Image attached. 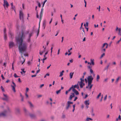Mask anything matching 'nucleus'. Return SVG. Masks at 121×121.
Wrapping results in <instances>:
<instances>
[{
	"label": "nucleus",
	"mask_w": 121,
	"mask_h": 121,
	"mask_svg": "<svg viewBox=\"0 0 121 121\" xmlns=\"http://www.w3.org/2000/svg\"><path fill=\"white\" fill-rule=\"evenodd\" d=\"M106 44H107V43H105L103 44L102 47V49L106 45Z\"/></svg>",
	"instance_id": "nucleus-39"
},
{
	"label": "nucleus",
	"mask_w": 121,
	"mask_h": 121,
	"mask_svg": "<svg viewBox=\"0 0 121 121\" xmlns=\"http://www.w3.org/2000/svg\"><path fill=\"white\" fill-rule=\"evenodd\" d=\"M63 75V73H62L60 72V75L59 76V77H61Z\"/></svg>",
	"instance_id": "nucleus-48"
},
{
	"label": "nucleus",
	"mask_w": 121,
	"mask_h": 121,
	"mask_svg": "<svg viewBox=\"0 0 121 121\" xmlns=\"http://www.w3.org/2000/svg\"><path fill=\"white\" fill-rule=\"evenodd\" d=\"M18 80L19 82H21L22 81H21L20 78H18Z\"/></svg>",
	"instance_id": "nucleus-63"
},
{
	"label": "nucleus",
	"mask_w": 121,
	"mask_h": 121,
	"mask_svg": "<svg viewBox=\"0 0 121 121\" xmlns=\"http://www.w3.org/2000/svg\"><path fill=\"white\" fill-rule=\"evenodd\" d=\"M4 34H6V29L5 28H4Z\"/></svg>",
	"instance_id": "nucleus-41"
},
{
	"label": "nucleus",
	"mask_w": 121,
	"mask_h": 121,
	"mask_svg": "<svg viewBox=\"0 0 121 121\" xmlns=\"http://www.w3.org/2000/svg\"><path fill=\"white\" fill-rule=\"evenodd\" d=\"M88 81H92L93 79V78L92 77V76L91 75L88 76L87 78Z\"/></svg>",
	"instance_id": "nucleus-9"
},
{
	"label": "nucleus",
	"mask_w": 121,
	"mask_h": 121,
	"mask_svg": "<svg viewBox=\"0 0 121 121\" xmlns=\"http://www.w3.org/2000/svg\"><path fill=\"white\" fill-rule=\"evenodd\" d=\"M100 78V77L99 75H97V76L96 81H98Z\"/></svg>",
	"instance_id": "nucleus-26"
},
{
	"label": "nucleus",
	"mask_w": 121,
	"mask_h": 121,
	"mask_svg": "<svg viewBox=\"0 0 121 121\" xmlns=\"http://www.w3.org/2000/svg\"><path fill=\"white\" fill-rule=\"evenodd\" d=\"M0 88L1 89V90L3 92H4L5 91L4 90V88H3V87L2 86H1L0 87Z\"/></svg>",
	"instance_id": "nucleus-34"
},
{
	"label": "nucleus",
	"mask_w": 121,
	"mask_h": 121,
	"mask_svg": "<svg viewBox=\"0 0 121 121\" xmlns=\"http://www.w3.org/2000/svg\"><path fill=\"white\" fill-rule=\"evenodd\" d=\"M73 91L75 94L76 95H78L79 94V92L76 89H72Z\"/></svg>",
	"instance_id": "nucleus-11"
},
{
	"label": "nucleus",
	"mask_w": 121,
	"mask_h": 121,
	"mask_svg": "<svg viewBox=\"0 0 121 121\" xmlns=\"http://www.w3.org/2000/svg\"><path fill=\"white\" fill-rule=\"evenodd\" d=\"M78 99V97H75V99L74 100V101H75L77 99Z\"/></svg>",
	"instance_id": "nucleus-59"
},
{
	"label": "nucleus",
	"mask_w": 121,
	"mask_h": 121,
	"mask_svg": "<svg viewBox=\"0 0 121 121\" xmlns=\"http://www.w3.org/2000/svg\"><path fill=\"white\" fill-rule=\"evenodd\" d=\"M120 78V77H118V78L117 79L116 81L115 82V83L116 84H117L119 80V79Z\"/></svg>",
	"instance_id": "nucleus-20"
},
{
	"label": "nucleus",
	"mask_w": 121,
	"mask_h": 121,
	"mask_svg": "<svg viewBox=\"0 0 121 121\" xmlns=\"http://www.w3.org/2000/svg\"><path fill=\"white\" fill-rule=\"evenodd\" d=\"M4 40L6 41L7 40V35L6 34H4Z\"/></svg>",
	"instance_id": "nucleus-31"
},
{
	"label": "nucleus",
	"mask_w": 121,
	"mask_h": 121,
	"mask_svg": "<svg viewBox=\"0 0 121 121\" xmlns=\"http://www.w3.org/2000/svg\"><path fill=\"white\" fill-rule=\"evenodd\" d=\"M40 71V70L39 69L37 71H36V74L38 73Z\"/></svg>",
	"instance_id": "nucleus-61"
},
{
	"label": "nucleus",
	"mask_w": 121,
	"mask_h": 121,
	"mask_svg": "<svg viewBox=\"0 0 121 121\" xmlns=\"http://www.w3.org/2000/svg\"><path fill=\"white\" fill-rule=\"evenodd\" d=\"M93 84H91V85H90V86L89 87V89H91L93 86Z\"/></svg>",
	"instance_id": "nucleus-46"
},
{
	"label": "nucleus",
	"mask_w": 121,
	"mask_h": 121,
	"mask_svg": "<svg viewBox=\"0 0 121 121\" xmlns=\"http://www.w3.org/2000/svg\"><path fill=\"white\" fill-rule=\"evenodd\" d=\"M105 55V53H103L101 55L100 57V58H102L103 57V56H104Z\"/></svg>",
	"instance_id": "nucleus-43"
},
{
	"label": "nucleus",
	"mask_w": 121,
	"mask_h": 121,
	"mask_svg": "<svg viewBox=\"0 0 121 121\" xmlns=\"http://www.w3.org/2000/svg\"><path fill=\"white\" fill-rule=\"evenodd\" d=\"M84 33L83 32H82L81 33V38H83L84 36Z\"/></svg>",
	"instance_id": "nucleus-27"
},
{
	"label": "nucleus",
	"mask_w": 121,
	"mask_h": 121,
	"mask_svg": "<svg viewBox=\"0 0 121 121\" xmlns=\"http://www.w3.org/2000/svg\"><path fill=\"white\" fill-rule=\"evenodd\" d=\"M1 77H2V79L3 80H4V79L5 78L3 76V75L2 74L1 75Z\"/></svg>",
	"instance_id": "nucleus-55"
},
{
	"label": "nucleus",
	"mask_w": 121,
	"mask_h": 121,
	"mask_svg": "<svg viewBox=\"0 0 121 121\" xmlns=\"http://www.w3.org/2000/svg\"><path fill=\"white\" fill-rule=\"evenodd\" d=\"M59 30H58L56 31L57 33H56V35H55V36H56L57 35H58V34L59 33Z\"/></svg>",
	"instance_id": "nucleus-50"
},
{
	"label": "nucleus",
	"mask_w": 121,
	"mask_h": 121,
	"mask_svg": "<svg viewBox=\"0 0 121 121\" xmlns=\"http://www.w3.org/2000/svg\"><path fill=\"white\" fill-rule=\"evenodd\" d=\"M71 94H72V95H70L69 97V99L70 100H71L72 98L73 97H74L75 96L74 94V93H72Z\"/></svg>",
	"instance_id": "nucleus-12"
},
{
	"label": "nucleus",
	"mask_w": 121,
	"mask_h": 121,
	"mask_svg": "<svg viewBox=\"0 0 121 121\" xmlns=\"http://www.w3.org/2000/svg\"><path fill=\"white\" fill-rule=\"evenodd\" d=\"M9 34L10 35V37H11L12 39V36L13 34L11 32H9Z\"/></svg>",
	"instance_id": "nucleus-29"
},
{
	"label": "nucleus",
	"mask_w": 121,
	"mask_h": 121,
	"mask_svg": "<svg viewBox=\"0 0 121 121\" xmlns=\"http://www.w3.org/2000/svg\"><path fill=\"white\" fill-rule=\"evenodd\" d=\"M110 63L108 65H107V66L105 67L104 68V70H107L108 69V67L109 66V65H110Z\"/></svg>",
	"instance_id": "nucleus-18"
},
{
	"label": "nucleus",
	"mask_w": 121,
	"mask_h": 121,
	"mask_svg": "<svg viewBox=\"0 0 121 121\" xmlns=\"http://www.w3.org/2000/svg\"><path fill=\"white\" fill-rule=\"evenodd\" d=\"M12 83L13 84V86H14V87H16V85L15 83H14L13 82H12Z\"/></svg>",
	"instance_id": "nucleus-42"
},
{
	"label": "nucleus",
	"mask_w": 121,
	"mask_h": 121,
	"mask_svg": "<svg viewBox=\"0 0 121 121\" xmlns=\"http://www.w3.org/2000/svg\"><path fill=\"white\" fill-rule=\"evenodd\" d=\"M85 85V83L83 82H82V83L80 84V85L81 88H82L83 87V86H84Z\"/></svg>",
	"instance_id": "nucleus-19"
},
{
	"label": "nucleus",
	"mask_w": 121,
	"mask_h": 121,
	"mask_svg": "<svg viewBox=\"0 0 121 121\" xmlns=\"http://www.w3.org/2000/svg\"><path fill=\"white\" fill-rule=\"evenodd\" d=\"M28 103L30 104V107L31 108H33V106L31 103L29 101L28 102Z\"/></svg>",
	"instance_id": "nucleus-17"
},
{
	"label": "nucleus",
	"mask_w": 121,
	"mask_h": 121,
	"mask_svg": "<svg viewBox=\"0 0 121 121\" xmlns=\"http://www.w3.org/2000/svg\"><path fill=\"white\" fill-rule=\"evenodd\" d=\"M33 31H32L31 32H30L29 34L28 38L27 39V41L28 42H29L30 41V38L32 35H33Z\"/></svg>",
	"instance_id": "nucleus-2"
},
{
	"label": "nucleus",
	"mask_w": 121,
	"mask_h": 121,
	"mask_svg": "<svg viewBox=\"0 0 121 121\" xmlns=\"http://www.w3.org/2000/svg\"><path fill=\"white\" fill-rule=\"evenodd\" d=\"M38 4V6L40 8L41 7V4H40V3H39Z\"/></svg>",
	"instance_id": "nucleus-60"
},
{
	"label": "nucleus",
	"mask_w": 121,
	"mask_h": 121,
	"mask_svg": "<svg viewBox=\"0 0 121 121\" xmlns=\"http://www.w3.org/2000/svg\"><path fill=\"white\" fill-rule=\"evenodd\" d=\"M91 114L92 116H95V114L93 112V108H92L91 110Z\"/></svg>",
	"instance_id": "nucleus-23"
},
{
	"label": "nucleus",
	"mask_w": 121,
	"mask_h": 121,
	"mask_svg": "<svg viewBox=\"0 0 121 121\" xmlns=\"http://www.w3.org/2000/svg\"><path fill=\"white\" fill-rule=\"evenodd\" d=\"M74 73H71L70 74V78H72Z\"/></svg>",
	"instance_id": "nucleus-21"
},
{
	"label": "nucleus",
	"mask_w": 121,
	"mask_h": 121,
	"mask_svg": "<svg viewBox=\"0 0 121 121\" xmlns=\"http://www.w3.org/2000/svg\"><path fill=\"white\" fill-rule=\"evenodd\" d=\"M118 118V119H119L120 120H121V116L120 115H119V116Z\"/></svg>",
	"instance_id": "nucleus-58"
},
{
	"label": "nucleus",
	"mask_w": 121,
	"mask_h": 121,
	"mask_svg": "<svg viewBox=\"0 0 121 121\" xmlns=\"http://www.w3.org/2000/svg\"><path fill=\"white\" fill-rule=\"evenodd\" d=\"M44 86V84H43L41 85L40 86V88H42L43 86Z\"/></svg>",
	"instance_id": "nucleus-64"
},
{
	"label": "nucleus",
	"mask_w": 121,
	"mask_h": 121,
	"mask_svg": "<svg viewBox=\"0 0 121 121\" xmlns=\"http://www.w3.org/2000/svg\"><path fill=\"white\" fill-rule=\"evenodd\" d=\"M105 48H104V49H102V51H103L104 52H105Z\"/></svg>",
	"instance_id": "nucleus-56"
},
{
	"label": "nucleus",
	"mask_w": 121,
	"mask_h": 121,
	"mask_svg": "<svg viewBox=\"0 0 121 121\" xmlns=\"http://www.w3.org/2000/svg\"><path fill=\"white\" fill-rule=\"evenodd\" d=\"M25 35L24 33L22 32L20 33L17 37H16V40L17 43L19 44L18 49L20 53L22 54L23 52L25 51L27 48V46L26 43H23V39Z\"/></svg>",
	"instance_id": "nucleus-1"
},
{
	"label": "nucleus",
	"mask_w": 121,
	"mask_h": 121,
	"mask_svg": "<svg viewBox=\"0 0 121 121\" xmlns=\"http://www.w3.org/2000/svg\"><path fill=\"white\" fill-rule=\"evenodd\" d=\"M11 86L12 87V90L14 92H16V90L15 89V87H14V86H13V85H12Z\"/></svg>",
	"instance_id": "nucleus-24"
},
{
	"label": "nucleus",
	"mask_w": 121,
	"mask_h": 121,
	"mask_svg": "<svg viewBox=\"0 0 121 121\" xmlns=\"http://www.w3.org/2000/svg\"><path fill=\"white\" fill-rule=\"evenodd\" d=\"M91 65H93L95 64L94 62V59H91Z\"/></svg>",
	"instance_id": "nucleus-14"
},
{
	"label": "nucleus",
	"mask_w": 121,
	"mask_h": 121,
	"mask_svg": "<svg viewBox=\"0 0 121 121\" xmlns=\"http://www.w3.org/2000/svg\"><path fill=\"white\" fill-rule=\"evenodd\" d=\"M118 31V34L119 35H121V28H119V29Z\"/></svg>",
	"instance_id": "nucleus-32"
},
{
	"label": "nucleus",
	"mask_w": 121,
	"mask_h": 121,
	"mask_svg": "<svg viewBox=\"0 0 121 121\" xmlns=\"http://www.w3.org/2000/svg\"><path fill=\"white\" fill-rule=\"evenodd\" d=\"M36 17L37 18H39V15L38 14V12H37L36 13Z\"/></svg>",
	"instance_id": "nucleus-51"
},
{
	"label": "nucleus",
	"mask_w": 121,
	"mask_h": 121,
	"mask_svg": "<svg viewBox=\"0 0 121 121\" xmlns=\"http://www.w3.org/2000/svg\"><path fill=\"white\" fill-rule=\"evenodd\" d=\"M46 22L45 20H44L43 22V27L44 29H45L46 26Z\"/></svg>",
	"instance_id": "nucleus-13"
},
{
	"label": "nucleus",
	"mask_w": 121,
	"mask_h": 121,
	"mask_svg": "<svg viewBox=\"0 0 121 121\" xmlns=\"http://www.w3.org/2000/svg\"><path fill=\"white\" fill-rule=\"evenodd\" d=\"M42 16H43V14H40V18H39L40 21H39V29H38V30L37 32V36H38L39 34V28L40 27V22H41V18H42Z\"/></svg>",
	"instance_id": "nucleus-3"
},
{
	"label": "nucleus",
	"mask_w": 121,
	"mask_h": 121,
	"mask_svg": "<svg viewBox=\"0 0 121 121\" xmlns=\"http://www.w3.org/2000/svg\"><path fill=\"white\" fill-rule=\"evenodd\" d=\"M79 82H78V83L77 84H75L74 86H73V89H74V88H76L78 85V83Z\"/></svg>",
	"instance_id": "nucleus-25"
},
{
	"label": "nucleus",
	"mask_w": 121,
	"mask_h": 121,
	"mask_svg": "<svg viewBox=\"0 0 121 121\" xmlns=\"http://www.w3.org/2000/svg\"><path fill=\"white\" fill-rule=\"evenodd\" d=\"M20 19L21 20L22 19V20H23V14L21 11H20L19 14Z\"/></svg>",
	"instance_id": "nucleus-7"
},
{
	"label": "nucleus",
	"mask_w": 121,
	"mask_h": 121,
	"mask_svg": "<svg viewBox=\"0 0 121 121\" xmlns=\"http://www.w3.org/2000/svg\"><path fill=\"white\" fill-rule=\"evenodd\" d=\"M101 93H99V94L97 96V98L98 99L99 98V97H100L101 96Z\"/></svg>",
	"instance_id": "nucleus-44"
},
{
	"label": "nucleus",
	"mask_w": 121,
	"mask_h": 121,
	"mask_svg": "<svg viewBox=\"0 0 121 121\" xmlns=\"http://www.w3.org/2000/svg\"><path fill=\"white\" fill-rule=\"evenodd\" d=\"M29 115L31 119H35L37 118L36 115L35 114L29 113Z\"/></svg>",
	"instance_id": "nucleus-4"
},
{
	"label": "nucleus",
	"mask_w": 121,
	"mask_h": 121,
	"mask_svg": "<svg viewBox=\"0 0 121 121\" xmlns=\"http://www.w3.org/2000/svg\"><path fill=\"white\" fill-rule=\"evenodd\" d=\"M71 107L70 104L69 103H67V106H66V107L65 108L66 110H67L69 109V107Z\"/></svg>",
	"instance_id": "nucleus-15"
},
{
	"label": "nucleus",
	"mask_w": 121,
	"mask_h": 121,
	"mask_svg": "<svg viewBox=\"0 0 121 121\" xmlns=\"http://www.w3.org/2000/svg\"><path fill=\"white\" fill-rule=\"evenodd\" d=\"M16 112L18 113H19L20 112V110L18 108H17L16 109Z\"/></svg>",
	"instance_id": "nucleus-30"
},
{
	"label": "nucleus",
	"mask_w": 121,
	"mask_h": 121,
	"mask_svg": "<svg viewBox=\"0 0 121 121\" xmlns=\"http://www.w3.org/2000/svg\"><path fill=\"white\" fill-rule=\"evenodd\" d=\"M47 0H45V1L43 2V5H42V7H44V4L45 3L47 2Z\"/></svg>",
	"instance_id": "nucleus-35"
},
{
	"label": "nucleus",
	"mask_w": 121,
	"mask_h": 121,
	"mask_svg": "<svg viewBox=\"0 0 121 121\" xmlns=\"http://www.w3.org/2000/svg\"><path fill=\"white\" fill-rule=\"evenodd\" d=\"M121 41V38L120 39L118 40L117 43V44H118L119 42Z\"/></svg>",
	"instance_id": "nucleus-52"
},
{
	"label": "nucleus",
	"mask_w": 121,
	"mask_h": 121,
	"mask_svg": "<svg viewBox=\"0 0 121 121\" xmlns=\"http://www.w3.org/2000/svg\"><path fill=\"white\" fill-rule=\"evenodd\" d=\"M67 103H69L70 104H73V102H71L70 101H67Z\"/></svg>",
	"instance_id": "nucleus-38"
},
{
	"label": "nucleus",
	"mask_w": 121,
	"mask_h": 121,
	"mask_svg": "<svg viewBox=\"0 0 121 121\" xmlns=\"http://www.w3.org/2000/svg\"><path fill=\"white\" fill-rule=\"evenodd\" d=\"M89 119L90 120H93V119H92L91 118H87L86 119V121H89L88 120H89Z\"/></svg>",
	"instance_id": "nucleus-40"
},
{
	"label": "nucleus",
	"mask_w": 121,
	"mask_h": 121,
	"mask_svg": "<svg viewBox=\"0 0 121 121\" xmlns=\"http://www.w3.org/2000/svg\"><path fill=\"white\" fill-rule=\"evenodd\" d=\"M22 59H23V62H22V64H23V63H24V62L25 61V59H24L23 57V56H22Z\"/></svg>",
	"instance_id": "nucleus-47"
},
{
	"label": "nucleus",
	"mask_w": 121,
	"mask_h": 121,
	"mask_svg": "<svg viewBox=\"0 0 121 121\" xmlns=\"http://www.w3.org/2000/svg\"><path fill=\"white\" fill-rule=\"evenodd\" d=\"M61 91V90L60 89L59 90H58V91H56V93L57 94H59V93H60V91Z\"/></svg>",
	"instance_id": "nucleus-36"
},
{
	"label": "nucleus",
	"mask_w": 121,
	"mask_h": 121,
	"mask_svg": "<svg viewBox=\"0 0 121 121\" xmlns=\"http://www.w3.org/2000/svg\"><path fill=\"white\" fill-rule=\"evenodd\" d=\"M14 45V43L13 42H10L9 43V46L10 48H12Z\"/></svg>",
	"instance_id": "nucleus-10"
},
{
	"label": "nucleus",
	"mask_w": 121,
	"mask_h": 121,
	"mask_svg": "<svg viewBox=\"0 0 121 121\" xmlns=\"http://www.w3.org/2000/svg\"><path fill=\"white\" fill-rule=\"evenodd\" d=\"M7 111H4L3 112L0 113V117L1 116L5 117L6 116Z\"/></svg>",
	"instance_id": "nucleus-8"
},
{
	"label": "nucleus",
	"mask_w": 121,
	"mask_h": 121,
	"mask_svg": "<svg viewBox=\"0 0 121 121\" xmlns=\"http://www.w3.org/2000/svg\"><path fill=\"white\" fill-rule=\"evenodd\" d=\"M27 63L28 64V65H30V64L31 63V62L30 61H29Z\"/></svg>",
	"instance_id": "nucleus-62"
},
{
	"label": "nucleus",
	"mask_w": 121,
	"mask_h": 121,
	"mask_svg": "<svg viewBox=\"0 0 121 121\" xmlns=\"http://www.w3.org/2000/svg\"><path fill=\"white\" fill-rule=\"evenodd\" d=\"M90 72L91 73H92L93 72V71L91 69H90Z\"/></svg>",
	"instance_id": "nucleus-54"
},
{
	"label": "nucleus",
	"mask_w": 121,
	"mask_h": 121,
	"mask_svg": "<svg viewBox=\"0 0 121 121\" xmlns=\"http://www.w3.org/2000/svg\"><path fill=\"white\" fill-rule=\"evenodd\" d=\"M14 77L15 78H17V77H19V76L17 75V74L16 73H15L14 74Z\"/></svg>",
	"instance_id": "nucleus-37"
},
{
	"label": "nucleus",
	"mask_w": 121,
	"mask_h": 121,
	"mask_svg": "<svg viewBox=\"0 0 121 121\" xmlns=\"http://www.w3.org/2000/svg\"><path fill=\"white\" fill-rule=\"evenodd\" d=\"M80 80H81V81L79 82V85H80V84L82 83L83 82H84V80L82 78H81L80 79Z\"/></svg>",
	"instance_id": "nucleus-22"
},
{
	"label": "nucleus",
	"mask_w": 121,
	"mask_h": 121,
	"mask_svg": "<svg viewBox=\"0 0 121 121\" xmlns=\"http://www.w3.org/2000/svg\"><path fill=\"white\" fill-rule=\"evenodd\" d=\"M24 112L26 113V114H27V113L28 112V111H27L26 109L25 108H24Z\"/></svg>",
	"instance_id": "nucleus-28"
},
{
	"label": "nucleus",
	"mask_w": 121,
	"mask_h": 121,
	"mask_svg": "<svg viewBox=\"0 0 121 121\" xmlns=\"http://www.w3.org/2000/svg\"><path fill=\"white\" fill-rule=\"evenodd\" d=\"M88 69H91V68H92V66H88Z\"/></svg>",
	"instance_id": "nucleus-57"
},
{
	"label": "nucleus",
	"mask_w": 121,
	"mask_h": 121,
	"mask_svg": "<svg viewBox=\"0 0 121 121\" xmlns=\"http://www.w3.org/2000/svg\"><path fill=\"white\" fill-rule=\"evenodd\" d=\"M49 74L48 73H47L44 76V78H45L47 76H49Z\"/></svg>",
	"instance_id": "nucleus-49"
},
{
	"label": "nucleus",
	"mask_w": 121,
	"mask_h": 121,
	"mask_svg": "<svg viewBox=\"0 0 121 121\" xmlns=\"http://www.w3.org/2000/svg\"><path fill=\"white\" fill-rule=\"evenodd\" d=\"M108 78H106V79H105L104 80V82H107V81L108 80Z\"/></svg>",
	"instance_id": "nucleus-45"
},
{
	"label": "nucleus",
	"mask_w": 121,
	"mask_h": 121,
	"mask_svg": "<svg viewBox=\"0 0 121 121\" xmlns=\"http://www.w3.org/2000/svg\"><path fill=\"white\" fill-rule=\"evenodd\" d=\"M92 82V81H88V86H89L90 85H91V83Z\"/></svg>",
	"instance_id": "nucleus-33"
},
{
	"label": "nucleus",
	"mask_w": 121,
	"mask_h": 121,
	"mask_svg": "<svg viewBox=\"0 0 121 121\" xmlns=\"http://www.w3.org/2000/svg\"><path fill=\"white\" fill-rule=\"evenodd\" d=\"M3 95L4 97V98H2V99L4 100L7 101L9 100L8 96L6 95L4 93L3 94Z\"/></svg>",
	"instance_id": "nucleus-6"
},
{
	"label": "nucleus",
	"mask_w": 121,
	"mask_h": 121,
	"mask_svg": "<svg viewBox=\"0 0 121 121\" xmlns=\"http://www.w3.org/2000/svg\"><path fill=\"white\" fill-rule=\"evenodd\" d=\"M46 48V47L44 48V49L42 51V53H43L45 52V50Z\"/></svg>",
	"instance_id": "nucleus-53"
},
{
	"label": "nucleus",
	"mask_w": 121,
	"mask_h": 121,
	"mask_svg": "<svg viewBox=\"0 0 121 121\" xmlns=\"http://www.w3.org/2000/svg\"><path fill=\"white\" fill-rule=\"evenodd\" d=\"M89 100H86L85 102V104L86 105H88L89 104Z\"/></svg>",
	"instance_id": "nucleus-16"
},
{
	"label": "nucleus",
	"mask_w": 121,
	"mask_h": 121,
	"mask_svg": "<svg viewBox=\"0 0 121 121\" xmlns=\"http://www.w3.org/2000/svg\"><path fill=\"white\" fill-rule=\"evenodd\" d=\"M4 0V4H3V6L5 9V6H6V7L8 8V7L9 6V4L6 0Z\"/></svg>",
	"instance_id": "nucleus-5"
}]
</instances>
